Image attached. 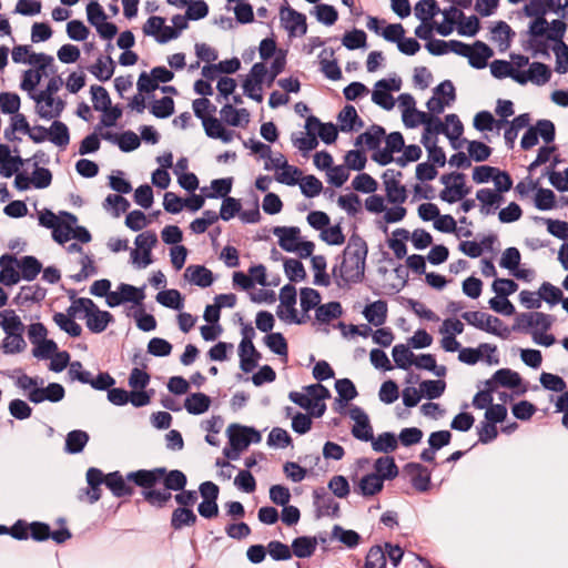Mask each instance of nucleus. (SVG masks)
I'll list each match as a JSON object with an SVG mask.
<instances>
[{"label": "nucleus", "instance_id": "obj_22", "mask_svg": "<svg viewBox=\"0 0 568 568\" xmlns=\"http://www.w3.org/2000/svg\"><path fill=\"white\" fill-rule=\"evenodd\" d=\"M337 120L342 132H351L363 126V121L353 105H345L339 112Z\"/></svg>", "mask_w": 568, "mask_h": 568}, {"label": "nucleus", "instance_id": "obj_31", "mask_svg": "<svg viewBox=\"0 0 568 568\" xmlns=\"http://www.w3.org/2000/svg\"><path fill=\"white\" fill-rule=\"evenodd\" d=\"M197 517L192 509L178 507L172 513L171 526L174 530H180L184 527L194 526Z\"/></svg>", "mask_w": 568, "mask_h": 568}, {"label": "nucleus", "instance_id": "obj_46", "mask_svg": "<svg viewBox=\"0 0 568 568\" xmlns=\"http://www.w3.org/2000/svg\"><path fill=\"white\" fill-rule=\"evenodd\" d=\"M342 305L338 302H329L317 306L315 316L316 320L322 323H328L329 321L337 318L342 315Z\"/></svg>", "mask_w": 568, "mask_h": 568}, {"label": "nucleus", "instance_id": "obj_56", "mask_svg": "<svg viewBox=\"0 0 568 568\" xmlns=\"http://www.w3.org/2000/svg\"><path fill=\"white\" fill-rule=\"evenodd\" d=\"M539 297L540 302L545 301L546 303L550 305H556L562 300V292L557 286L552 285L549 282H544L539 290Z\"/></svg>", "mask_w": 568, "mask_h": 568}, {"label": "nucleus", "instance_id": "obj_20", "mask_svg": "<svg viewBox=\"0 0 568 568\" xmlns=\"http://www.w3.org/2000/svg\"><path fill=\"white\" fill-rule=\"evenodd\" d=\"M221 120L232 126L246 125L250 122V112L246 109H235L225 104L220 111Z\"/></svg>", "mask_w": 568, "mask_h": 568}, {"label": "nucleus", "instance_id": "obj_59", "mask_svg": "<svg viewBox=\"0 0 568 568\" xmlns=\"http://www.w3.org/2000/svg\"><path fill=\"white\" fill-rule=\"evenodd\" d=\"M526 324L534 331H548L552 324V320L548 314L535 312L526 316Z\"/></svg>", "mask_w": 568, "mask_h": 568}, {"label": "nucleus", "instance_id": "obj_34", "mask_svg": "<svg viewBox=\"0 0 568 568\" xmlns=\"http://www.w3.org/2000/svg\"><path fill=\"white\" fill-rule=\"evenodd\" d=\"M211 405V398L203 393H193L185 398L184 407L193 415L205 413Z\"/></svg>", "mask_w": 568, "mask_h": 568}, {"label": "nucleus", "instance_id": "obj_55", "mask_svg": "<svg viewBox=\"0 0 568 568\" xmlns=\"http://www.w3.org/2000/svg\"><path fill=\"white\" fill-rule=\"evenodd\" d=\"M150 111L159 119H166L174 113V101L170 97H164L154 101Z\"/></svg>", "mask_w": 568, "mask_h": 568}, {"label": "nucleus", "instance_id": "obj_13", "mask_svg": "<svg viewBox=\"0 0 568 568\" xmlns=\"http://www.w3.org/2000/svg\"><path fill=\"white\" fill-rule=\"evenodd\" d=\"M476 200L479 202V211L483 215H491L500 206L504 195L489 187L479 189L476 192Z\"/></svg>", "mask_w": 568, "mask_h": 568}, {"label": "nucleus", "instance_id": "obj_26", "mask_svg": "<svg viewBox=\"0 0 568 568\" xmlns=\"http://www.w3.org/2000/svg\"><path fill=\"white\" fill-rule=\"evenodd\" d=\"M521 383V378H520V375L509 368H501V369H498L491 377V379H489L487 382V385L488 386H493V384L495 385H500V386H504V387H509V388H516L520 385Z\"/></svg>", "mask_w": 568, "mask_h": 568}, {"label": "nucleus", "instance_id": "obj_62", "mask_svg": "<svg viewBox=\"0 0 568 568\" xmlns=\"http://www.w3.org/2000/svg\"><path fill=\"white\" fill-rule=\"evenodd\" d=\"M194 114L197 119L203 122V119H207L216 112V106L207 98L195 99L192 103Z\"/></svg>", "mask_w": 568, "mask_h": 568}, {"label": "nucleus", "instance_id": "obj_58", "mask_svg": "<svg viewBox=\"0 0 568 568\" xmlns=\"http://www.w3.org/2000/svg\"><path fill=\"white\" fill-rule=\"evenodd\" d=\"M386 554L381 546H373L365 558L363 568H386Z\"/></svg>", "mask_w": 568, "mask_h": 568}, {"label": "nucleus", "instance_id": "obj_27", "mask_svg": "<svg viewBox=\"0 0 568 568\" xmlns=\"http://www.w3.org/2000/svg\"><path fill=\"white\" fill-rule=\"evenodd\" d=\"M49 141L54 145L65 149L70 143V132L65 123L53 120L49 128Z\"/></svg>", "mask_w": 568, "mask_h": 568}, {"label": "nucleus", "instance_id": "obj_64", "mask_svg": "<svg viewBox=\"0 0 568 568\" xmlns=\"http://www.w3.org/2000/svg\"><path fill=\"white\" fill-rule=\"evenodd\" d=\"M552 51L556 55V72L560 74L566 73L568 71V45L560 41L554 44Z\"/></svg>", "mask_w": 568, "mask_h": 568}, {"label": "nucleus", "instance_id": "obj_39", "mask_svg": "<svg viewBox=\"0 0 568 568\" xmlns=\"http://www.w3.org/2000/svg\"><path fill=\"white\" fill-rule=\"evenodd\" d=\"M383 477L372 473L361 478L358 490L363 496H374L383 489Z\"/></svg>", "mask_w": 568, "mask_h": 568}, {"label": "nucleus", "instance_id": "obj_28", "mask_svg": "<svg viewBox=\"0 0 568 568\" xmlns=\"http://www.w3.org/2000/svg\"><path fill=\"white\" fill-rule=\"evenodd\" d=\"M385 138V130L379 125H372L369 130L356 138L355 145H366L369 150H376Z\"/></svg>", "mask_w": 568, "mask_h": 568}, {"label": "nucleus", "instance_id": "obj_23", "mask_svg": "<svg viewBox=\"0 0 568 568\" xmlns=\"http://www.w3.org/2000/svg\"><path fill=\"white\" fill-rule=\"evenodd\" d=\"M16 262L17 258L11 255H2L0 257V283L6 286L14 285L20 280V273L13 266Z\"/></svg>", "mask_w": 568, "mask_h": 568}, {"label": "nucleus", "instance_id": "obj_52", "mask_svg": "<svg viewBox=\"0 0 568 568\" xmlns=\"http://www.w3.org/2000/svg\"><path fill=\"white\" fill-rule=\"evenodd\" d=\"M534 204L540 211L552 210L556 206V195L549 189L539 187L535 194Z\"/></svg>", "mask_w": 568, "mask_h": 568}, {"label": "nucleus", "instance_id": "obj_45", "mask_svg": "<svg viewBox=\"0 0 568 568\" xmlns=\"http://www.w3.org/2000/svg\"><path fill=\"white\" fill-rule=\"evenodd\" d=\"M333 55V50L328 52L327 49H324L320 54V64L321 71L325 74V77L329 80H339L342 78V71L335 60H328L324 55L326 54Z\"/></svg>", "mask_w": 568, "mask_h": 568}, {"label": "nucleus", "instance_id": "obj_29", "mask_svg": "<svg viewBox=\"0 0 568 568\" xmlns=\"http://www.w3.org/2000/svg\"><path fill=\"white\" fill-rule=\"evenodd\" d=\"M53 62V57L45 53L32 52L31 54H29V58L27 59V63L32 65L34 68L33 70H39L45 77H48L49 74H55L57 69Z\"/></svg>", "mask_w": 568, "mask_h": 568}, {"label": "nucleus", "instance_id": "obj_47", "mask_svg": "<svg viewBox=\"0 0 568 568\" xmlns=\"http://www.w3.org/2000/svg\"><path fill=\"white\" fill-rule=\"evenodd\" d=\"M265 345L276 355L287 358L288 347L282 333H270L264 337Z\"/></svg>", "mask_w": 568, "mask_h": 568}, {"label": "nucleus", "instance_id": "obj_5", "mask_svg": "<svg viewBox=\"0 0 568 568\" xmlns=\"http://www.w3.org/2000/svg\"><path fill=\"white\" fill-rule=\"evenodd\" d=\"M156 234L150 231L140 233L135 237L136 248L131 251V260L139 268H144L152 263L151 251L156 244Z\"/></svg>", "mask_w": 568, "mask_h": 568}, {"label": "nucleus", "instance_id": "obj_43", "mask_svg": "<svg viewBox=\"0 0 568 568\" xmlns=\"http://www.w3.org/2000/svg\"><path fill=\"white\" fill-rule=\"evenodd\" d=\"M394 362L398 368L408 369L413 363L415 355L405 344H397L392 352Z\"/></svg>", "mask_w": 568, "mask_h": 568}, {"label": "nucleus", "instance_id": "obj_16", "mask_svg": "<svg viewBox=\"0 0 568 568\" xmlns=\"http://www.w3.org/2000/svg\"><path fill=\"white\" fill-rule=\"evenodd\" d=\"M300 229L296 226H276L273 234L278 239V245L286 252H295L300 242Z\"/></svg>", "mask_w": 568, "mask_h": 568}, {"label": "nucleus", "instance_id": "obj_11", "mask_svg": "<svg viewBox=\"0 0 568 568\" xmlns=\"http://www.w3.org/2000/svg\"><path fill=\"white\" fill-rule=\"evenodd\" d=\"M64 387L59 383H50L47 387L33 388L28 393V399L33 404L44 400L58 403L64 398Z\"/></svg>", "mask_w": 568, "mask_h": 568}, {"label": "nucleus", "instance_id": "obj_37", "mask_svg": "<svg viewBox=\"0 0 568 568\" xmlns=\"http://www.w3.org/2000/svg\"><path fill=\"white\" fill-rule=\"evenodd\" d=\"M89 442V435L84 430L75 429L68 433L65 437V452L69 454H79Z\"/></svg>", "mask_w": 568, "mask_h": 568}, {"label": "nucleus", "instance_id": "obj_36", "mask_svg": "<svg viewBox=\"0 0 568 568\" xmlns=\"http://www.w3.org/2000/svg\"><path fill=\"white\" fill-rule=\"evenodd\" d=\"M16 263L21 272L20 277L27 281L34 280L42 270L41 263L34 256H23Z\"/></svg>", "mask_w": 568, "mask_h": 568}, {"label": "nucleus", "instance_id": "obj_30", "mask_svg": "<svg viewBox=\"0 0 568 568\" xmlns=\"http://www.w3.org/2000/svg\"><path fill=\"white\" fill-rule=\"evenodd\" d=\"M363 314L371 324L381 326L387 317V304L384 301H376L367 305Z\"/></svg>", "mask_w": 568, "mask_h": 568}, {"label": "nucleus", "instance_id": "obj_63", "mask_svg": "<svg viewBox=\"0 0 568 568\" xmlns=\"http://www.w3.org/2000/svg\"><path fill=\"white\" fill-rule=\"evenodd\" d=\"M284 271L292 282L303 281L306 277V272L302 262L295 258H287L284 262Z\"/></svg>", "mask_w": 568, "mask_h": 568}, {"label": "nucleus", "instance_id": "obj_54", "mask_svg": "<svg viewBox=\"0 0 568 568\" xmlns=\"http://www.w3.org/2000/svg\"><path fill=\"white\" fill-rule=\"evenodd\" d=\"M332 537L339 540L348 548H355L361 540V536L355 530H346L341 526H334Z\"/></svg>", "mask_w": 568, "mask_h": 568}, {"label": "nucleus", "instance_id": "obj_49", "mask_svg": "<svg viewBox=\"0 0 568 568\" xmlns=\"http://www.w3.org/2000/svg\"><path fill=\"white\" fill-rule=\"evenodd\" d=\"M27 343L22 334H6L1 348L4 354H18L24 351Z\"/></svg>", "mask_w": 568, "mask_h": 568}, {"label": "nucleus", "instance_id": "obj_3", "mask_svg": "<svg viewBox=\"0 0 568 568\" xmlns=\"http://www.w3.org/2000/svg\"><path fill=\"white\" fill-rule=\"evenodd\" d=\"M81 313L84 315L88 329L94 334L104 332L108 325L113 322L112 314L108 311H101L91 298L78 297L72 300L69 314L79 316Z\"/></svg>", "mask_w": 568, "mask_h": 568}, {"label": "nucleus", "instance_id": "obj_38", "mask_svg": "<svg viewBox=\"0 0 568 568\" xmlns=\"http://www.w3.org/2000/svg\"><path fill=\"white\" fill-rule=\"evenodd\" d=\"M105 485L115 497H124L132 494V488L125 484L123 476L119 471L108 474L105 476Z\"/></svg>", "mask_w": 568, "mask_h": 568}, {"label": "nucleus", "instance_id": "obj_10", "mask_svg": "<svg viewBox=\"0 0 568 568\" xmlns=\"http://www.w3.org/2000/svg\"><path fill=\"white\" fill-rule=\"evenodd\" d=\"M349 416L354 420L352 435L362 442H371L374 435L368 415L361 407L355 406L351 408Z\"/></svg>", "mask_w": 568, "mask_h": 568}, {"label": "nucleus", "instance_id": "obj_61", "mask_svg": "<svg viewBox=\"0 0 568 568\" xmlns=\"http://www.w3.org/2000/svg\"><path fill=\"white\" fill-rule=\"evenodd\" d=\"M420 392L429 399L438 398L443 395L446 388V383L442 379L424 381L419 385Z\"/></svg>", "mask_w": 568, "mask_h": 568}, {"label": "nucleus", "instance_id": "obj_25", "mask_svg": "<svg viewBox=\"0 0 568 568\" xmlns=\"http://www.w3.org/2000/svg\"><path fill=\"white\" fill-rule=\"evenodd\" d=\"M316 547V537L302 536L293 540L291 549L292 555H295L297 558H310L315 552Z\"/></svg>", "mask_w": 568, "mask_h": 568}, {"label": "nucleus", "instance_id": "obj_15", "mask_svg": "<svg viewBox=\"0 0 568 568\" xmlns=\"http://www.w3.org/2000/svg\"><path fill=\"white\" fill-rule=\"evenodd\" d=\"M313 496L318 516H338V503L335 501V499L331 497L324 488L315 489Z\"/></svg>", "mask_w": 568, "mask_h": 568}, {"label": "nucleus", "instance_id": "obj_32", "mask_svg": "<svg viewBox=\"0 0 568 568\" xmlns=\"http://www.w3.org/2000/svg\"><path fill=\"white\" fill-rule=\"evenodd\" d=\"M422 143L428 152V161L435 165L444 166L446 163V155L444 150L437 145V138L423 134Z\"/></svg>", "mask_w": 568, "mask_h": 568}, {"label": "nucleus", "instance_id": "obj_7", "mask_svg": "<svg viewBox=\"0 0 568 568\" xmlns=\"http://www.w3.org/2000/svg\"><path fill=\"white\" fill-rule=\"evenodd\" d=\"M227 435L234 450H244L250 444L261 442V434L252 427L233 424L229 426Z\"/></svg>", "mask_w": 568, "mask_h": 568}, {"label": "nucleus", "instance_id": "obj_24", "mask_svg": "<svg viewBox=\"0 0 568 568\" xmlns=\"http://www.w3.org/2000/svg\"><path fill=\"white\" fill-rule=\"evenodd\" d=\"M115 70V63L111 57H99L94 64L89 67V71L99 80L108 81L112 78Z\"/></svg>", "mask_w": 568, "mask_h": 568}, {"label": "nucleus", "instance_id": "obj_41", "mask_svg": "<svg viewBox=\"0 0 568 568\" xmlns=\"http://www.w3.org/2000/svg\"><path fill=\"white\" fill-rule=\"evenodd\" d=\"M469 191L470 190L465 185V180H458L455 183H452L450 186L445 187L440 192L439 197L447 203H455L463 200Z\"/></svg>", "mask_w": 568, "mask_h": 568}, {"label": "nucleus", "instance_id": "obj_21", "mask_svg": "<svg viewBox=\"0 0 568 568\" xmlns=\"http://www.w3.org/2000/svg\"><path fill=\"white\" fill-rule=\"evenodd\" d=\"M494 51L484 42L476 41L470 48V54H468V62L475 69H484L487 65V61L491 58Z\"/></svg>", "mask_w": 568, "mask_h": 568}, {"label": "nucleus", "instance_id": "obj_9", "mask_svg": "<svg viewBox=\"0 0 568 568\" xmlns=\"http://www.w3.org/2000/svg\"><path fill=\"white\" fill-rule=\"evenodd\" d=\"M550 77L551 71L547 64L541 62H532L529 64L528 70L519 71V74H516L515 81L519 84L532 82L537 85H544L550 80Z\"/></svg>", "mask_w": 568, "mask_h": 568}, {"label": "nucleus", "instance_id": "obj_50", "mask_svg": "<svg viewBox=\"0 0 568 568\" xmlns=\"http://www.w3.org/2000/svg\"><path fill=\"white\" fill-rule=\"evenodd\" d=\"M103 207L106 211L112 210L113 215L119 217L121 213H124L129 210L130 202L122 195L109 194L103 202Z\"/></svg>", "mask_w": 568, "mask_h": 568}, {"label": "nucleus", "instance_id": "obj_19", "mask_svg": "<svg viewBox=\"0 0 568 568\" xmlns=\"http://www.w3.org/2000/svg\"><path fill=\"white\" fill-rule=\"evenodd\" d=\"M184 277L200 287H209L213 283L212 272L202 265H190L184 272Z\"/></svg>", "mask_w": 568, "mask_h": 568}, {"label": "nucleus", "instance_id": "obj_60", "mask_svg": "<svg viewBox=\"0 0 568 568\" xmlns=\"http://www.w3.org/2000/svg\"><path fill=\"white\" fill-rule=\"evenodd\" d=\"M156 301L163 306L173 310H181L183 306L182 296L178 290H168L158 293Z\"/></svg>", "mask_w": 568, "mask_h": 568}, {"label": "nucleus", "instance_id": "obj_12", "mask_svg": "<svg viewBox=\"0 0 568 568\" xmlns=\"http://www.w3.org/2000/svg\"><path fill=\"white\" fill-rule=\"evenodd\" d=\"M281 20L290 36H304L307 31L306 17L292 8L281 10Z\"/></svg>", "mask_w": 568, "mask_h": 568}, {"label": "nucleus", "instance_id": "obj_51", "mask_svg": "<svg viewBox=\"0 0 568 568\" xmlns=\"http://www.w3.org/2000/svg\"><path fill=\"white\" fill-rule=\"evenodd\" d=\"M483 331L501 338H507L510 333L509 328L503 323L500 318L490 314H486Z\"/></svg>", "mask_w": 568, "mask_h": 568}, {"label": "nucleus", "instance_id": "obj_40", "mask_svg": "<svg viewBox=\"0 0 568 568\" xmlns=\"http://www.w3.org/2000/svg\"><path fill=\"white\" fill-rule=\"evenodd\" d=\"M75 316H71L69 314V308L67 310V314L55 313L53 315L54 323L60 327V329L64 331L72 337H79L82 333L81 326L73 320Z\"/></svg>", "mask_w": 568, "mask_h": 568}, {"label": "nucleus", "instance_id": "obj_2", "mask_svg": "<svg viewBox=\"0 0 568 568\" xmlns=\"http://www.w3.org/2000/svg\"><path fill=\"white\" fill-rule=\"evenodd\" d=\"M367 253V244L359 235L354 234L348 239L332 271L339 286L363 281Z\"/></svg>", "mask_w": 568, "mask_h": 568}, {"label": "nucleus", "instance_id": "obj_14", "mask_svg": "<svg viewBox=\"0 0 568 568\" xmlns=\"http://www.w3.org/2000/svg\"><path fill=\"white\" fill-rule=\"evenodd\" d=\"M405 471L410 477L412 486L418 491H427L430 486V471L417 463H409L405 466Z\"/></svg>", "mask_w": 568, "mask_h": 568}, {"label": "nucleus", "instance_id": "obj_48", "mask_svg": "<svg viewBox=\"0 0 568 568\" xmlns=\"http://www.w3.org/2000/svg\"><path fill=\"white\" fill-rule=\"evenodd\" d=\"M481 349L495 353L496 346H491L490 344H481L478 349L470 347L459 348L458 359L465 364L474 365L480 359Z\"/></svg>", "mask_w": 568, "mask_h": 568}, {"label": "nucleus", "instance_id": "obj_35", "mask_svg": "<svg viewBox=\"0 0 568 568\" xmlns=\"http://www.w3.org/2000/svg\"><path fill=\"white\" fill-rule=\"evenodd\" d=\"M439 12L440 9L436 0H419L414 7L415 17L423 23L432 22Z\"/></svg>", "mask_w": 568, "mask_h": 568}, {"label": "nucleus", "instance_id": "obj_57", "mask_svg": "<svg viewBox=\"0 0 568 568\" xmlns=\"http://www.w3.org/2000/svg\"><path fill=\"white\" fill-rule=\"evenodd\" d=\"M490 72L497 79L511 78L515 80L516 74H519V71L516 70L510 62L505 60H495L491 62Z\"/></svg>", "mask_w": 568, "mask_h": 568}, {"label": "nucleus", "instance_id": "obj_4", "mask_svg": "<svg viewBox=\"0 0 568 568\" xmlns=\"http://www.w3.org/2000/svg\"><path fill=\"white\" fill-rule=\"evenodd\" d=\"M30 98L36 102L37 115L45 121L57 120L63 113L67 102L61 98L49 94L32 93Z\"/></svg>", "mask_w": 568, "mask_h": 568}, {"label": "nucleus", "instance_id": "obj_1", "mask_svg": "<svg viewBox=\"0 0 568 568\" xmlns=\"http://www.w3.org/2000/svg\"><path fill=\"white\" fill-rule=\"evenodd\" d=\"M126 479L142 487L143 498L158 508L164 507L171 500L173 491H181L174 496L175 501L184 508H189L197 500L195 490H184L187 478L179 469L168 470L164 467L153 469H140L129 473Z\"/></svg>", "mask_w": 568, "mask_h": 568}, {"label": "nucleus", "instance_id": "obj_17", "mask_svg": "<svg viewBox=\"0 0 568 568\" xmlns=\"http://www.w3.org/2000/svg\"><path fill=\"white\" fill-rule=\"evenodd\" d=\"M530 123V115L528 113H523L516 116L510 123L507 120H499L497 122V128L500 129L501 126L509 124V126L506 129L504 138L509 148L514 146L515 140L518 136V132L528 126Z\"/></svg>", "mask_w": 568, "mask_h": 568}, {"label": "nucleus", "instance_id": "obj_6", "mask_svg": "<svg viewBox=\"0 0 568 568\" xmlns=\"http://www.w3.org/2000/svg\"><path fill=\"white\" fill-rule=\"evenodd\" d=\"M402 176L400 171L393 169L386 170L383 174L385 192L389 203L403 204L407 199L406 187L400 184Z\"/></svg>", "mask_w": 568, "mask_h": 568}, {"label": "nucleus", "instance_id": "obj_44", "mask_svg": "<svg viewBox=\"0 0 568 568\" xmlns=\"http://www.w3.org/2000/svg\"><path fill=\"white\" fill-rule=\"evenodd\" d=\"M371 443L372 448L378 453H390L394 452L398 446L396 436L389 432H385L378 435L376 438L373 437Z\"/></svg>", "mask_w": 568, "mask_h": 568}, {"label": "nucleus", "instance_id": "obj_18", "mask_svg": "<svg viewBox=\"0 0 568 568\" xmlns=\"http://www.w3.org/2000/svg\"><path fill=\"white\" fill-rule=\"evenodd\" d=\"M202 125L205 134L211 139H219L223 143H230L234 139V131L226 130L221 120L213 115L203 119Z\"/></svg>", "mask_w": 568, "mask_h": 568}, {"label": "nucleus", "instance_id": "obj_42", "mask_svg": "<svg viewBox=\"0 0 568 568\" xmlns=\"http://www.w3.org/2000/svg\"><path fill=\"white\" fill-rule=\"evenodd\" d=\"M375 473L377 476L383 477L385 479H393L398 474V468L395 464L393 457H379L376 459L374 464Z\"/></svg>", "mask_w": 568, "mask_h": 568}, {"label": "nucleus", "instance_id": "obj_8", "mask_svg": "<svg viewBox=\"0 0 568 568\" xmlns=\"http://www.w3.org/2000/svg\"><path fill=\"white\" fill-rule=\"evenodd\" d=\"M144 297L143 288L121 283L116 291H112L106 295V304L110 307H115L126 302L140 305Z\"/></svg>", "mask_w": 568, "mask_h": 568}, {"label": "nucleus", "instance_id": "obj_33", "mask_svg": "<svg viewBox=\"0 0 568 568\" xmlns=\"http://www.w3.org/2000/svg\"><path fill=\"white\" fill-rule=\"evenodd\" d=\"M0 317V326L6 334H23L24 325L13 310L1 312Z\"/></svg>", "mask_w": 568, "mask_h": 568}, {"label": "nucleus", "instance_id": "obj_53", "mask_svg": "<svg viewBox=\"0 0 568 568\" xmlns=\"http://www.w3.org/2000/svg\"><path fill=\"white\" fill-rule=\"evenodd\" d=\"M514 36L510 27L504 22L499 21L491 28V41L499 44V47H504L505 49L509 45L510 37Z\"/></svg>", "mask_w": 568, "mask_h": 568}]
</instances>
